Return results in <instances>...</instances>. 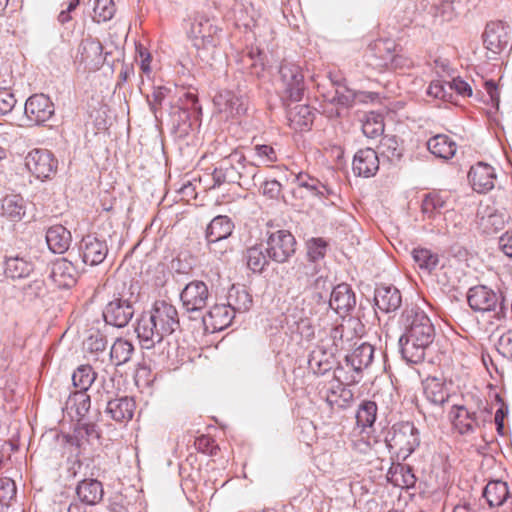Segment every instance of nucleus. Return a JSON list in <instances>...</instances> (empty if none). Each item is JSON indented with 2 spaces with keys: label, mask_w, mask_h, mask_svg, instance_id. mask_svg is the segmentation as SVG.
I'll list each match as a JSON object with an SVG mask.
<instances>
[{
  "label": "nucleus",
  "mask_w": 512,
  "mask_h": 512,
  "mask_svg": "<svg viewBox=\"0 0 512 512\" xmlns=\"http://www.w3.org/2000/svg\"><path fill=\"white\" fill-rule=\"evenodd\" d=\"M324 397L331 408H345L353 400V393L339 382L331 380L326 386Z\"/></svg>",
  "instance_id": "27"
},
{
  "label": "nucleus",
  "mask_w": 512,
  "mask_h": 512,
  "mask_svg": "<svg viewBox=\"0 0 512 512\" xmlns=\"http://www.w3.org/2000/svg\"><path fill=\"white\" fill-rule=\"evenodd\" d=\"M80 0H69L67 8L62 10L58 15V20L62 24L71 20L70 12L73 11L78 5Z\"/></svg>",
  "instance_id": "62"
},
{
  "label": "nucleus",
  "mask_w": 512,
  "mask_h": 512,
  "mask_svg": "<svg viewBox=\"0 0 512 512\" xmlns=\"http://www.w3.org/2000/svg\"><path fill=\"white\" fill-rule=\"evenodd\" d=\"M33 270V263L24 258L10 257L7 258L5 261L4 272L6 276L11 279H20L28 277Z\"/></svg>",
  "instance_id": "37"
},
{
  "label": "nucleus",
  "mask_w": 512,
  "mask_h": 512,
  "mask_svg": "<svg viewBox=\"0 0 512 512\" xmlns=\"http://www.w3.org/2000/svg\"><path fill=\"white\" fill-rule=\"evenodd\" d=\"M468 179L476 192L486 193L494 188L497 175L490 164L478 162L470 168Z\"/></svg>",
  "instance_id": "13"
},
{
  "label": "nucleus",
  "mask_w": 512,
  "mask_h": 512,
  "mask_svg": "<svg viewBox=\"0 0 512 512\" xmlns=\"http://www.w3.org/2000/svg\"><path fill=\"white\" fill-rule=\"evenodd\" d=\"M256 166H269L277 161V153L271 145L257 144L253 148Z\"/></svg>",
  "instance_id": "46"
},
{
  "label": "nucleus",
  "mask_w": 512,
  "mask_h": 512,
  "mask_svg": "<svg viewBox=\"0 0 512 512\" xmlns=\"http://www.w3.org/2000/svg\"><path fill=\"white\" fill-rule=\"evenodd\" d=\"M387 480L399 488H410L414 486L416 481L411 468L402 464L393 465L389 469L387 473Z\"/></svg>",
  "instance_id": "35"
},
{
  "label": "nucleus",
  "mask_w": 512,
  "mask_h": 512,
  "mask_svg": "<svg viewBox=\"0 0 512 512\" xmlns=\"http://www.w3.org/2000/svg\"><path fill=\"white\" fill-rule=\"evenodd\" d=\"M25 166L33 176L44 181L55 175L58 161L50 151L37 148L27 154Z\"/></svg>",
  "instance_id": "5"
},
{
  "label": "nucleus",
  "mask_w": 512,
  "mask_h": 512,
  "mask_svg": "<svg viewBox=\"0 0 512 512\" xmlns=\"http://www.w3.org/2000/svg\"><path fill=\"white\" fill-rule=\"evenodd\" d=\"M449 415L453 429L461 435L474 433L484 422L476 411L465 405H453Z\"/></svg>",
  "instance_id": "11"
},
{
  "label": "nucleus",
  "mask_w": 512,
  "mask_h": 512,
  "mask_svg": "<svg viewBox=\"0 0 512 512\" xmlns=\"http://www.w3.org/2000/svg\"><path fill=\"white\" fill-rule=\"evenodd\" d=\"M388 444L397 454L407 457L419 445L418 430L411 422L398 423L393 426Z\"/></svg>",
  "instance_id": "7"
},
{
  "label": "nucleus",
  "mask_w": 512,
  "mask_h": 512,
  "mask_svg": "<svg viewBox=\"0 0 512 512\" xmlns=\"http://www.w3.org/2000/svg\"><path fill=\"white\" fill-rule=\"evenodd\" d=\"M362 131L368 138L380 136L384 131V123L381 115L375 113L367 114L362 124Z\"/></svg>",
  "instance_id": "44"
},
{
  "label": "nucleus",
  "mask_w": 512,
  "mask_h": 512,
  "mask_svg": "<svg viewBox=\"0 0 512 512\" xmlns=\"http://www.w3.org/2000/svg\"><path fill=\"white\" fill-rule=\"evenodd\" d=\"M72 236L62 225L51 226L46 232V242L54 253L62 254L70 247Z\"/></svg>",
  "instance_id": "26"
},
{
  "label": "nucleus",
  "mask_w": 512,
  "mask_h": 512,
  "mask_svg": "<svg viewBox=\"0 0 512 512\" xmlns=\"http://www.w3.org/2000/svg\"><path fill=\"white\" fill-rule=\"evenodd\" d=\"M375 304L383 312H391L401 305V294L395 287H378L374 296Z\"/></svg>",
  "instance_id": "28"
},
{
  "label": "nucleus",
  "mask_w": 512,
  "mask_h": 512,
  "mask_svg": "<svg viewBox=\"0 0 512 512\" xmlns=\"http://www.w3.org/2000/svg\"><path fill=\"white\" fill-rule=\"evenodd\" d=\"M379 168L377 153L371 148L359 150L353 159V171L358 176H373Z\"/></svg>",
  "instance_id": "22"
},
{
  "label": "nucleus",
  "mask_w": 512,
  "mask_h": 512,
  "mask_svg": "<svg viewBox=\"0 0 512 512\" xmlns=\"http://www.w3.org/2000/svg\"><path fill=\"white\" fill-rule=\"evenodd\" d=\"M252 303L250 294L244 288L233 286L228 293V305L236 312L247 311Z\"/></svg>",
  "instance_id": "38"
},
{
  "label": "nucleus",
  "mask_w": 512,
  "mask_h": 512,
  "mask_svg": "<svg viewBox=\"0 0 512 512\" xmlns=\"http://www.w3.org/2000/svg\"><path fill=\"white\" fill-rule=\"evenodd\" d=\"M444 221L447 227L457 228L463 224V215L454 209H446L444 212Z\"/></svg>",
  "instance_id": "56"
},
{
  "label": "nucleus",
  "mask_w": 512,
  "mask_h": 512,
  "mask_svg": "<svg viewBox=\"0 0 512 512\" xmlns=\"http://www.w3.org/2000/svg\"><path fill=\"white\" fill-rule=\"evenodd\" d=\"M297 329L300 335L306 340H311L315 336V327L309 317L301 318L297 322Z\"/></svg>",
  "instance_id": "54"
},
{
  "label": "nucleus",
  "mask_w": 512,
  "mask_h": 512,
  "mask_svg": "<svg viewBox=\"0 0 512 512\" xmlns=\"http://www.w3.org/2000/svg\"><path fill=\"white\" fill-rule=\"evenodd\" d=\"M0 215L10 222H20L26 215V203L19 194L6 195L2 199Z\"/></svg>",
  "instance_id": "24"
},
{
  "label": "nucleus",
  "mask_w": 512,
  "mask_h": 512,
  "mask_svg": "<svg viewBox=\"0 0 512 512\" xmlns=\"http://www.w3.org/2000/svg\"><path fill=\"white\" fill-rule=\"evenodd\" d=\"M377 405L373 401H364L356 414L357 425L362 428L371 427L376 420Z\"/></svg>",
  "instance_id": "41"
},
{
  "label": "nucleus",
  "mask_w": 512,
  "mask_h": 512,
  "mask_svg": "<svg viewBox=\"0 0 512 512\" xmlns=\"http://www.w3.org/2000/svg\"><path fill=\"white\" fill-rule=\"evenodd\" d=\"M424 394L427 400L435 405H443L449 399L445 380L437 377L426 379L424 382Z\"/></svg>",
  "instance_id": "31"
},
{
  "label": "nucleus",
  "mask_w": 512,
  "mask_h": 512,
  "mask_svg": "<svg viewBox=\"0 0 512 512\" xmlns=\"http://www.w3.org/2000/svg\"><path fill=\"white\" fill-rule=\"evenodd\" d=\"M76 493L83 503L95 505L102 500L104 492L100 481L85 479L78 484Z\"/></svg>",
  "instance_id": "30"
},
{
  "label": "nucleus",
  "mask_w": 512,
  "mask_h": 512,
  "mask_svg": "<svg viewBox=\"0 0 512 512\" xmlns=\"http://www.w3.org/2000/svg\"><path fill=\"white\" fill-rule=\"evenodd\" d=\"M447 85L450 89L455 90L457 94L463 97H470L472 95L471 86L461 78H454L451 82H448Z\"/></svg>",
  "instance_id": "55"
},
{
  "label": "nucleus",
  "mask_w": 512,
  "mask_h": 512,
  "mask_svg": "<svg viewBox=\"0 0 512 512\" xmlns=\"http://www.w3.org/2000/svg\"><path fill=\"white\" fill-rule=\"evenodd\" d=\"M136 408L135 401L129 397H121L110 400L106 412L118 422H126L132 419Z\"/></svg>",
  "instance_id": "29"
},
{
  "label": "nucleus",
  "mask_w": 512,
  "mask_h": 512,
  "mask_svg": "<svg viewBox=\"0 0 512 512\" xmlns=\"http://www.w3.org/2000/svg\"><path fill=\"white\" fill-rule=\"evenodd\" d=\"M222 29L214 20L205 14H198L193 18L188 37L197 50L215 48L220 42Z\"/></svg>",
  "instance_id": "3"
},
{
  "label": "nucleus",
  "mask_w": 512,
  "mask_h": 512,
  "mask_svg": "<svg viewBox=\"0 0 512 512\" xmlns=\"http://www.w3.org/2000/svg\"><path fill=\"white\" fill-rule=\"evenodd\" d=\"M483 38L486 48L497 54L501 52L510 41L509 27L502 21L492 22L486 26Z\"/></svg>",
  "instance_id": "17"
},
{
  "label": "nucleus",
  "mask_w": 512,
  "mask_h": 512,
  "mask_svg": "<svg viewBox=\"0 0 512 512\" xmlns=\"http://www.w3.org/2000/svg\"><path fill=\"white\" fill-rule=\"evenodd\" d=\"M268 257L277 262H287L296 251L295 237L288 230L271 232L266 241Z\"/></svg>",
  "instance_id": "4"
},
{
  "label": "nucleus",
  "mask_w": 512,
  "mask_h": 512,
  "mask_svg": "<svg viewBox=\"0 0 512 512\" xmlns=\"http://www.w3.org/2000/svg\"><path fill=\"white\" fill-rule=\"evenodd\" d=\"M16 485L9 477L0 478V503L8 504L16 496Z\"/></svg>",
  "instance_id": "48"
},
{
  "label": "nucleus",
  "mask_w": 512,
  "mask_h": 512,
  "mask_svg": "<svg viewBox=\"0 0 512 512\" xmlns=\"http://www.w3.org/2000/svg\"><path fill=\"white\" fill-rule=\"evenodd\" d=\"M281 191V184L276 180L266 181L262 185V192L270 198H276Z\"/></svg>",
  "instance_id": "57"
},
{
  "label": "nucleus",
  "mask_w": 512,
  "mask_h": 512,
  "mask_svg": "<svg viewBox=\"0 0 512 512\" xmlns=\"http://www.w3.org/2000/svg\"><path fill=\"white\" fill-rule=\"evenodd\" d=\"M450 194L447 192L433 191L425 195L422 200V212L429 218H433L442 209L448 207Z\"/></svg>",
  "instance_id": "34"
},
{
  "label": "nucleus",
  "mask_w": 512,
  "mask_h": 512,
  "mask_svg": "<svg viewBox=\"0 0 512 512\" xmlns=\"http://www.w3.org/2000/svg\"><path fill=\"white\" fill-rule=\"evenodd\" d=\"M89 348L91 350H96V351L104 350L105 349L104 339L99 335L91 336L89 338Z\"/></svg>",
  "instance_id": "63"
},
{
  "label": "nucleus",
  "mask_w": 512,
  "mask_h": 512,
  "mask_svg": "<svg viewBox=\"0 0 512 512\" xmlns=\"http://www.w3.org/2000/svg\"><path fill=\"white\" fill-rule=\"evenodd\" d=\"M235 316L234 310L228 304H215L204 316L203 322L212 332L227 328Z\"/></svg>",
  "instance_id": "20"
},
{
  "label": "nucleus",
  "mask_w": 512,
  "mask_h": 512,
  "mask_svg": "<svg viewBox=\"0 0 512 512\" xmlns=\"http://www.w3.org/2000/svg\"><path fill=\"white\" fill-rule=\"evenodd\" d=\"M217 113L225 119H236L246 113L244 99L230 90L219 91L213 99Z\"/></svg>",
  "instance_id": "10"
},
{
  "label": "nucleus",
  "mask_w": 512,
  "mask_h": 512,
  "mask_svg": "<svg viewBox=\"0 0 512 512\" xmlns=\"http://www.w3.org/2000/svg\"><path fill=\"white\" fill-rule=\"evenodd\" d=\"M490 507H499L507 500L509 496V489L506 482L503 481H490L483 492Z\"/></svg>",
  "instance_id": "36"
},
{
  "label": "nucleus",
  "mask_w": 512,
  "mask_h": 512,
  "mask_svg": "<svg viewBox=\"0 0 512 512\" xmlns=\"http://www.w3.org/2000/svg\"><path fill=\"white\" fill-rule=\"evenodd\" d=\"M427 93L434 98L444 99L446 96L445 85L439 80L432 81L428 87Z\"/></svg>",
  "instance_id": "59"
},
{
  "label": "nucleus",
  "mask_w": 512,
  "mask_h": 512,
  "mask_svg": "<svg viewBox=\"0 0 512 512\" xmlns=\"http://www.w3.org/2000/svg\"><path fill=\"white\" fill-rule=\"evenodd\" d=\"M282 96L291 101H300L304 92V76L299 65L285 62L280 67Z\"/></svg>",
  "instance_id": "6"
},
{
  "label": "nucleus",
  "mask_w": 512,
  "mask_h": 512,
  "mask_svg": "<svg viewBox=\"0 0 512 512\" xmlns=\"http://www.w3.org/2000/svg\"><path fill=\"white\" fill-rule=\"evenodd\" d=\"M355 305V296L347 284L337 285L331 293L329 307L339 315H345Z\"/></svg>",
  "instance_id": "23"
},
{
  "label": "nucleus",
  "mask_w": 512,
  "mask_h": 512,
  "mask_svg": "<svg viewBox=\"0 0 512 512\" xmlns=\"http://www.w3.org/2000/svg\"><path fill=\"white\" fill-rule=\"evenodd\" d=\"M247 266L253 272H262L268 264L267 256L260 246H253L246 251Z\"/></svg>",
  "instance_id": "45"
},
{
  "label": "nucleus",
  "mask_w": 512,
  "mask_h": 512,
  "mask_svg": "<svg viewBox=\"0 0 512 512\" xmlns=\"http://www.w3.org/2000/svg\"><path fill=\"white\" fill-rule=\"evenodd\" d=\"M179 325L176 308L166 301H156L148 314L138 320L136 332L142 347L151 349Z\"/></svg>",
  "instance_id": "2"
},
{
  "label": "nucleus",
  "mask_w": 512,
  "mask_h": 512,
  "mask_svg": "<svg viewBox=\"0 0 512 512\" xmlns=\"http://www.w3.org/2000/svg\"><path fill=\"white\" fill-rule=\"evenodd\" d=\"M403 321L405 333L399 339L402 356L407 362L420 363L434 341L435 328L426 313L418 308L406 309Z\"/></svg>",
  "instance_id": "1"
},
{
  "label": "nucleus",
  "mask_w": 512,
  "mask_h": 512,
  "mask_svg": "<svg viewBox=\"0 0 512 512\" xmlns=\"http://www.w3.org/2000/svg\"><path fill=\"white\" fill-rule=\"evenodd\" d=\"M497 349L504 357L512 359V330L501 335L497 343Z\"/></svg>",
  "instance_id": "52"
},
{
  "label": "nucleus",
  "mask_w": 512,
  "mask_h": 512,
  "mask_svg": "<svg viewBox=\"0 0 512 512\" xmlns=\"http://www.w3.org/2000/svg\"><path fill=\"white\" fill-rule=\"evenodd\" d=\"M412 257L419 268L432 271L439 264L438 254L427 248L417 247L412 251Z\"/></svg>",
  "instance_id": "40"
},
{
  "label": "nucleus",
  "mask_w": 512,
  "mask_h": 512,
  "mask_svg": "<svg viewBox=\"0 0 512 512\" xmlns=\"http://www.w3.org/2000/svg\"><path fill=\"white\" fill-rule=\"evenodd\" d=\"M499 246L505 255L512 258V232H506L500 237Z\"/></svg>",
  "instance_id": "60"
},
{
  "label": "nucleus",
  "mask_w": 512,
  "mask_h": 512,
  "mask_svg": "<svg viewBox=\"0 0 512 512\" xmlns=\"http://www.w3.org/2000/svg\"><path fill=\"white\" fill-rule=\"evenodd\" d=\"M24 112L31 124L38 125L53 116L54 104L45 94H33L26 100Z\"/></svg>",
  "instance_id": "12"
},
{
  "label": "nucleus",
  "mask_w": 512,
  "mask_h": 512,
  "mask_svg": "<svg viewBox=\"0 0 512 512\" xmlns=\"http://www.w3.org/2000/svg\"><path fill=\"white\" fill-rule=\"evenodd\" d=\"M82 261L90 266H96L102 263L108 254V246L105 241L94 236L87 235L83 237L79 245Z\"/></svg>",
  "instance_id": "14"
},
{
  "label": "nucleus",
  "mask_w": 512,
  "mask_h": 512,
  "mask_svg": "<svg viewBox=\"0 0 512 512\" xmlns=\"http://www.w3.org/2000/svg\"><path fill=\"white\" fill-rule=\"evenodd\" d=\"M499 297L492 289L479 285L470 288L468 293L469 306L475 311H491L496 308Z\"/></svg>",
  "instance_id": "18"
},
{
  "label": "nucleus",
  "mask_w": 512,
  "mask_h": 512,
  "mask_svg": "<svg viewBox=\"0 0 512 512\" xmlns=\"http://www.w3.org/2000/svg\"><path fill=\"white\" fill-rule=\"evenodd\" d=\"M395 48L397 45L389 40H377L371 43L364 56L365 64L377 73L389 71Z\"/></svg>",
  "instance_id": "9"
},
{
  "label": "nucleus",
  "mask_w": 512,
  "mask_h": 512,
  "mask_svg": "<svg viewBox=\"0 0 512 512\" xmlns=\"http://www.w3.org/2000/svg\"><path fill=\"white\" fill-rule=\"evenodd\" d=\"M209 297L207 285L202 281H192L185 286L181 293V301L187 311L203 309Z\"/></svg>",
  "instance_id": "15"
},
{
  "label": "nucleus",
  "mask_w": 512,
  "mask_h": 512,
  "mask_svg": "<svg viewBox=\"0 0 512 512\" xmlns=\"http://www.w3.org/2000/svg\"><path fill=\"white\" fill-rule=\"evenodd\" d=\"M234 229V224L227 216L215 217L207 227L206 237L212 253H218L217 243L228 238Z\"/></svg>",
  "instance_id": "19"
},
{
  "label": "nucleus",
  "mask_w": 512,
  "mask_h": 512,
  "mask_svg": "<svg viewBox=\"0 0 512 512\" xmlns=\"http://www.w3.org/2000/svg\"><path fill=\"white\" fill-rule=\"evenodd\" d=\"M353 447L360 453H366L371 448L368 437L360 434L353 440Z\"/></svg>",
  "instance_id": "61"
},
{
  "label": "nucleus",
  "mask_w": 512,
  "mask_h": 512,
  "mask_svg": "<svg viewBox=\"0 0 512 512\" xmlns=\"http://www.w3.org/2000/svg\"><path fill=\"white\" fill-rule=\"evenodd\" d=\"M333 381L339 382L347 388V386L357 384L360 381V375H357L355 372L350 374L344 367H338L334 371Z\"/></svg>",
  "instance_id": "49"
},
{
  "label": "nucleus",
  "mask_w": 512,
  "mask_h": 512,
  "mask_svg": "<svg viewBox=\"0 0 512 512\" xmlns=\"http://www.w3.org/2000/svg\"><path fill=\"white\" fill-rule=\"evenodd\" d=\"M75 62L85 70H98L105 62L102 43L91 36L82 39L75 54Z\"/></svg>",
  "instance_id": "8"
},
{
  "label": "nucleus",
  "mask_w": 512,
  "mask_h": 512,
  "mask_svg": "<svg viewBox=\"0 0 512 512\" xmlns=\"http://www.w3.org/2000/svg\"><path fill=\"white\" fill-rule=\"evenodd\" d=\"M495 401L499 407L495 412L494 421L497 426V431L502 434L504 428V419L508 414V406L504 403L502 397L499 394L495 395Z\"/></svg>",
  "instance_id": "51"
},
{
  "label": "nucleus",
  "mask_w": 512,
  "mask_h": 512,
  "mask_svg": "<svg viewBox=\"0 0 512 512\" xmlns=\"http://www.w3.org/2000/svg\"><path fill=\"white\" fill-rule=\"evenodd\" d=\"M140 61H141V69L144 72L150 71V62H151V55L149 52L139 49L138 51Z\"/></svg>",
  "instance_id": "64"
},
{
  "label": "nucleus",
  "mask_w": 512,
  "mask_h": 512,
  "mask_svg": "<svg viewBox=\"0 0 512 512\" xmlns=\"http://www.w3.org/2000/svg\"><path fill=\"white\" fill-rule=\"evenodd\" d=\"M195 447L203 453H213L214 441L209 436L202 435L195 440Z\"/></svg>",
  "instance_id": "58"
},
{
  "label": "nucleus",
  "mask_w": 512,
  "mask_h": 512,
  "mask_svg": "<svg viewBox=\"0 0 512 512\" xmlns=\"http://www.w3.org/2000/svg\"><path fill=\"white\" fill-rule=\"evenodd\" d=\"M94 380L95 373L89 365L80 366L72 375L73 385L80 391H86Z\"/></svg>",
  "instance_id": "43"
},
{
  "label": "nucleus",
  "mask_w": 512,
  "mask_h": 512,
  "mask_svg": "<svg viewBox=\"0 0 512 512\" xmlns=\"http://www.w3.org/2000/svg\"><path fill=\"white\" fill-rule=\"evenodd\" d=\"M50 279L59 288H69L76 283L77 270L71 261L60 258L52 264Z\"/></svg>",
  "instance_id": "21"
},
{
  "label": "nucleus",
  "mask_w": 512,
  "mask_h": 512,
  "mask_svg": "<svg viewBox=\"0 0 512 512\" xmlns=\"http://www.w3.org/2000/svg\"><path fill=\"white\" fill-rule=\"evenodd\" d=\"M429 151L439 158L449 159L454 156L457 145L445 134H438L427 142Z\"/></svg>",
  "instance_id": "33"
},
{
  "label": "nucleus",
  "mask_w": 512,
  "mask_h": 512,
  "mask_svg": "<svg viewBox=\"0 0 512 512\" xmlns=\"http://www.w3.org/2000/svg\"><path fill=\"white\" fill-rule=\"evenodd\" d=\"M133 345L125 339H117L110 350L111 361L119 366L128 362L133 353Z\"/></svg>",
  "instance_id": "39"
},
{
  "label": "nucleus",
  "mask_w": 512,
  "mask_h": 512,
  "mask_svg": "<svg viewBox=\"0 0 512 512\" xmlns=\"http://www.w3.org/2000/svg\"><path fill=\"white\" fill-rule=\"evenodd\" d=\"M92 2L95 22H106L114 16L116 9L113 0H92Z\"/></svg>",
  "instance_id": "42"
},
{
  "label": "nucleus",
  "mask_w": 512,
  "mask_h": 512,
  "mask_svg": "<svg viewBox=\"0 0 512 512\" xmlns=\"http://www.w3.org/2000/svg\"><path fill=\"white\" fill-rule=\"evenodd\" d=\"M414 66L415 63L410 56L401 53L400 50L395 48L391 57L389 71L405 72L411 70Z\"/></svg>",
  "instance_id": "47"
},
{
  "label": "nucleus",
  "mask_w": 512,
  "mask_h": 512,
  "mask_svg": "<svg viewBox=\"0 0 512 512\" xmlns=\"http://www.w3.org/2000/svg\"><path fill=\"white\" fill-rule=\"evenodd\" d=\"M134 309L130 302L121 298L110 301L103 312L106 323L115 327H124L132 319Z\"/></svg>",
  "instance_id": "16"
},
{
  "label": "nucleus",
  "mask_w": 512,
  "mask_h": 512,
  "mask_svg": "<svg viewBox=\"0 0 512 512\" xmlns=\"http://www.w3.org/2000/svg\"><path fill=\"white\" fill-rule=\"evenodd\" d=\"M16 104L14 94L7 88H0V115L12 111Z\"/></svg>",
  "instance_id": "50"
},
{
  "label": "nucleus",
  "mask_w": 512,
  "mask_h": 512,
  "mask_svg": "<svg viewBox=\"0 0 512 512\" xmlns=\"http://www.w3.org/2000/svg\"><path fill=\"white\" fill-rule=\"evenodd\" d=\"M289 125L295 131L308 129L313 123V113L309 106L298 104L288 111Z\"/></svg>",
  "instance_id": "32"
},
{
  "label": "nucleus",
  "mask_w": 512,
  "mask_h": 512,
  "mask_svg": "<svg viewBox=\"0 0 512 512\" xmlns=\"http://www.w3.org/2000/svg\"><path fill=\"white\" fill-rule=\"evenodd\" d=\"M373 357L374 347L368 343H363L346 357L347 367L360 375L361 371L371 364Z\"/></svg>",
  "instance_id": "25"
},
{
  "label": "nucleus",
  "mask_w": 512,
  "mask_h": 512,
  "mask_svg": "<svg viewBox=\"0 0 512 512\" xmlns=\"http://www.w3.org/2000/svg\"><path fill=\"white\" fill-rule=\"evenodd\" d=\"M336 100L344 106H351L356 103V91L340 87L336 90Z\"/></svg>",
  "instance_id": "53"
}]
</instances>
